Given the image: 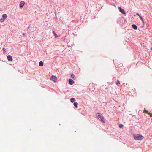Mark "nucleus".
Instances as JSON below:
<instances>
[{
    "instance_id": "f257e3e1",
    "label": "nucleus",
    "mask_w": 152,
    "mask_h": 152,
    "mask_svg": "<svg viewBox=\"0 0 152 152\" xmlns=\"http://www.w3.org/2000/svg\"><path fill=\"white\" fill-rule=\"evenodd\" d=\"M96 115L98 119H99V118L100 119L101 121L104 123L105 120L104 119V117L100 113H98L96 114Z\"/></svg>"
},
{
    "instance_id": "f03ea898",
    "label": "nucleus",
    "mask_w": 152,
    "mask_h": 152,
    "mask_svg": "<svg viewBox=\"0 0 152 152\" xmlns=\"http://www.w3.org/2000/svg\"><path fill=\"white\" fill-rule=\"evenodd\" d=\"M133 137L135 140H141L144 137L142 135L139 134H134Z\"/></svg>"
},
{
    "instance_id": "7ed1b4c3",
    "label": "nucleus",
    "mask_w": 152,
    "mask_h": 152,
    "mask_svg": "<svg viewBox=\"0 0 152 152\" xmlns=\"http://www.w3.org/2000/svg\"><path fill=\"white\" fill-rule=\"evenodd\" d=\"M50 80L56 82L57 80V77L56 76L53 75L50 78Z\"/></svg>"
},
{
    "instance_id": "20e7f679",
    "label": "nucleus",
    "mask_w": 152,
    "mask_h": 152,
    "mask_svg": "<svg viewBox=\"0 0 152 152\" xmlns=\"http://www.w3.org/2000/svg\"><path fill=\"white\" fill-rule=\"evenodd\" d=\"M25 2L23 1H21L20 3V7L21 8H22L24 5Z\"/></svg>"
},
{
    "instance_id": "39448f33",
    "label": "nucleus",
    "mask_w": 152,
    "mask_h": 152,
    "mask_svg": "<svg viewBox=\"0 0 152 152\" xmlns=\"http://www.w3.org/2000/svg\"><path fill=\"white\" fill-rule=\"evenodd\" d=\"M118 8L119 10V11L121 12L123 14H125V12L124 11V9H122L120 7H119Z\"/></svg>"
},
{
    "instance_id": "423d86ee",
    "label": "nucleus",
    "mask_w": 152,
    "mask_h": 152,
    "mask_svg": "<svg viewBox=\"0 0 152 152\" xmlns=\"http://www.w3.org/2000/svg\"><path fill=\"white\" fill-rule=\"evenodd\" d=\"M7 58L8 61H12V56L9 55L7 56Z\"/></svg>"
},
{
    "instance_id": "0eeeda50",
    "label": "nucleus",
    "mask_w": 152,
    "mask_h": 152,
    "mask_svg": "<svg viewBox=\"0 0 152 152\" xmlns=\"http://www.w3.org/2000/svg\"><path fill=\"white\" fill-rule=\"evenodd\" d=\"M69 83L70 85H72L74 83L73 80L71 79H69Z\"/></svg>"
},
{
    "instance_id": "6e6552de",
    "label": "nucleus",
    "mask_w": 152,
    "mask_h": 152,
    "mask_svg": "<svg viewBox=\"0 0 152 152\" xmlns=\"http://www.w3.org/2000/svg\"><path fill=\"white\" fill-rule=\"evenodd\" d=\"M132 26V27L134 29L136 30L137 29V26L136 25H135L133 24Z\"/></svg>"
},
{
    "instance_id": "1a4fd4ad",
    "label": "nucleus",
    "mask_w": 152,
    "mask_h": 152,
    "mask_svg": "<svg viewBox=\"0 0 152 152\" xmlns=\"http://www.w3.org/2000/svg\"><path fill=\"white\" fill-rule=\"evenodd\" d=\"M71 77L74 80H75L76 79L75 76L73 74H72L71 75Z\"/></svg>"
},
{
    "instance_id": "9d476101",
    "label": "nucleus",
    "mask_w": 152,
    "mask_h": 152,
    "mask_svg": "<svg viewBox=\"0 0 152 152\" xmlns=\"http://www.w3.org/2000/svg\"><path fill=\"white\" fill-rule=\"evenodd\" d=\"M3 18L5 20L7 17V15L6 14H3L2 15Z\"/></svg>"
},
{
    "instance_id": "9b49d317",
    "label": "nucleus",
    "mask_w": 152,
    "mask_h": 152,
    "mask_svg": "<svg viewBox=\"0 0 152 152\" xmlns=\"http://www.w3.org/2000/svg\"><path fill=\"white\" fill-rule=\"evenodd\" d=\"M39 65L40 66H42L43 65V62L41 61L39 63Z\"/></svg>"
},
{
    "instance_id": "f8f14e48",
    "label": "nucleus",
    "mask_w": 152,
    "mask_h": 152,
    "mask_svg": "<svg viewBox=\"0 0 152 152\" xmlns=\"http://www.w3.org/2000/svg\"><path fill=\"white\" fill-rule=\"evenodd\" d=\"M77 104L78 103L77 102H74V105L75 107L76 108H77Z\"/></svg>"
},
{
    "instance_id": "ddd939ff",
    "label": "nucleus",
    "mask_w": 152,
    "mask_h": 152,
    "mask_svg": "<svg viewBox=\"0 0 152 152\" xmlns=\"http://www.w3.org/2000/svg\"><path fill=\"white\" fill-rule=\"evenodd\" d=\"M75 100V99L74 98H72L71 99V101L73 103Z\"/></svg>"
},
{
    "instance_id": "4468645a",
    "label": "nucleus",
    "mask_w": 152,
    "mask_h": 152,
    "mask_svg": "<svg viewBox=\"0 0 152 152\" xmlns=\"http://www.w3.org/2000/svg\"><path fill=\"white\" fill-rule=\"evenodd\" d=\"M53 33L54 35L55 36V37L56 38V37H58V36L57 35V34H56V33H55V32L54 31H53Z\"/></svg>"
},
{
    "instance_id": "2eb2a0df",
    "label": "nucleus",
    "mask_w": 152,
    "mask_h": 152,
    "mask_svg": "<svg viewBox=\"0 0 152 152\" xmlns=\"http://www.w3.org/2000/svg\"><path fill=\"white\" fill-rule=\"evenodd\" d=\"M144 112L148 114H150V113H148V112L147 111V110L145 108H144Z\"/></svg>"
},
{
    "instance_id": "dca6fc26",
    "label": "nucleus",
    "mask_w": 152,
    "mask_h": 152,
    "mask_svg": "<svg viewBox=\"0 0 152 152\" xmlns=\"http://www.w3.org/2000/svg\"><path fill=\"white\" fill-rule=\"evenodd\" d=\"M115 83L116 85L120 84V81H119V80H117L116 81V82Z\"/></svg>"
},
{
    "instance_id": "f3484780",
    "label": "nucleus",
    "mask_w": 152,
    "mask_h": 152,
    "mask_svg": "<svg viewBox=\"0 0 152 152\" xmlns=\"http://www.w3.org/2000/svg\"><path fill=\"white\" fill-rule=\"evenodd\" d=\"M141 20L143 22H144V20L143 19V18H142V17L140 15V16H139Z\"/></svg>"
},
{
    "instance_id": "a211bd4d",
    "label": "nucleus",
    "mask_w": 152,
    "mask_h": 152,
    "mask_svg": "<svg viewBox=\"0 0 152 152\" xmlns=\"http://www.w3.org/2000/svg\"><path fill=\"white\" fill-rule=\"evenodd\" d=\"M124 126L122 124H119V127L120 128H122Z\"/></svg>"
},
{
    "instance_id": "6ab92c4d",
    "label": "nucleus",
    "mask_w": 152,
    "mask_h": 152,
    "mask_svg": "<svg viewBox=\"0 0 152 152\" xmlns=\"http://www.w3.org/2000/svg\"><path fill=\"white\" fill-rule=\"evenodd\" d=\"M4 18H1L0 19V21L1 22H3L4 21Z\"/></svg>"
},
{
    "instance_id": "aec40b11",
    "label": "nucleus",
    "mask_w": 152,
    "mask_h": 152,
    "mask_svg": "<svg viewBox=\"0 0 152 152\" xmlns=\"http://www.w3.org/2000/svg\"><path fill=\"white\" fill-rule=\"evenodd\" d=\"M136 14L137 15H138L139 17L140 16V15L138 13H137Z\"/></svg>"
},
{
    "instance_id": "412c9836",
    "label": "nucleus",
    "mask_w": 152,
    "mask_h": 152,
    "mask_svg": "<svg viewBox=\"0 0 152 152\" xmlns=\"http://www.w3.org/2000/svg\"><path fill=\"white\" fill-rule=\"evenodd\" d=\"M150 113V114H149V115H150V117H152V113Z\"/></svg>"
},
{
    "instance_id": "4be33fe9",
    "label": "nucleus",
    "mask_w": 152,
    "mask_h": 152,
    "mask_svg": "<svg viewBox=\"0 0 152 152\" xmlns=\"http://www.w3.org/2000/svg\"><path fill=\"white\" fill-rule=\"evenodd\" d=\"M25 35V34L24 33H23V36H24V35Z\"/></svg>"
},
{
    "instance_id": "5701e85b",
    "label": "nucleus",
    "mask_w": 152,
    "mask_h": 152,
    "mask_svg": "<svg viewBox=\"0 0 152 152\" xmlns=\"http://www.w3.org/2000/svg\"><path fill=\"white\" fill-rule=\"evenodd\" d=\"M151 50H152V48H151Z\"/></svg>"
}]
</instances>
